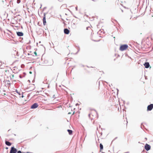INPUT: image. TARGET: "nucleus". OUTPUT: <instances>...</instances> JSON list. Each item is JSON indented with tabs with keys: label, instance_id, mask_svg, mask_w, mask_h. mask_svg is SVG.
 I'll use <instances>...</instances> for the list:
<instances>
[{
	"label": "nucleus",
	"instance_id": "25",
	"mask_svg": "<svg viewBox=\"0 0 153 153\" xmlns=\"http://www.w3.org/2000/svg\"><path fill=\"white\" fill-rule=\"evenodd\" d=\"M88 27H87V29H88Z\"/></svg>",
	"mask_w": 153,
	"mask_h": 153
},
{
	"label": "nucleus",
	"instance_id": "6",
	"mask_svg": "<svg viewBox=\"0 0 153 153\" xmlns=\"http://www.w3.org/2000/svg\"><path fill=\"white\" fill-rule=\"evenodd\" d=\"M153 108V104H151L147 107V111H151Z\"/></svg>",
	"mask_w": 153,
	"mask_h": 153
},
{
	"label": "nucleus",
	"instance_id": "22",
	"mask_svg": "<svg viewBox=\"0 0 153 153\" xmlns=\"http://www.w3.org/2000/svg\"><path fill=\"white\" fill-rule=\"evenodd\" d=\"M29 73H30V74H32V72H31V71H30V72H29Z\"/></svg>",
	"mask_w": 153,
	"mask_h": 153
},
{
	"label": "nucleus",
	"instance_id": "13",
	"mask_svg": "<svg viewBox=\"0 0 153 153\" xmlns=\"http://www.w3.org/2000/svg\"><path fill=\"white\" fill-rule=\"evenodd\" d=\"M5 143L8 146H10L11 145V143L9 142L6 141Z\"/></svg>",
	"mask_w": 153,
	"mask_h": 153
},
{
	"label": "nucleus",
	"instance_id": "15",
	"mask_svg": "<svg viewBox=\"0 0 153 153\" xmlns=\"http://www.w3.org/2000/svg\"><path fill=\"white\" fill-rule=\"evenodd\" d=\"M95 88L96 90H99L100 89L99 84V85H98V86L97 87H95Z\"/></svg>",
	"mask_w": 153,
	"mask_h": 153
},
{
	"label": "nucleus",
	"instance_id": "18",
	"mask_svg": "<svg viewBox=\"0 0 153 153\" xmlns=\"http://www.w3.org/2000/svg\"><path fill=\"white\" fill-rule=\"evenodd\" d=\"M34 53L35 55V56H37V53L36 52V51L34 52Z\"/></svg>",
	"mask_w": 153,
	"mask_h": 153
},
{
	"label": "nucleus",
	"instance_id": "11",
	"mask_svg": "<svg viewBox=\"0 0 153 153\" xmlns=\"http://www.w3.org/2000/svg\"><path fill=\"white\" fill-rule=\"evenodd\" d=\"M144 65L146 68H148L149 66V62H145L144 64Z\"/></svg>",
	"mask_w": 153,
	"mask_h": 153
},
{
	"label": "nucleus",
	"instance_id": "21",
	"mask_svg": "<svg viewBox=\"0 0 153 153\" xmlns=\"http://www.w3.org/2000/svg\"><path fill=\"white\" fill-rule=\"evenodd\" d=\"M18 94H19V95H21V94H20V93H18Z\"/></svg>",
	"mask_w": 153,
	"mask_h": 153
},
{
	"label": "nucleus",
	"instance_id": "16",
	"mask_svg": "<svg viewBox=\"0 0 153 153\" xmlns=\"http://www.w3.org/2000/svg\"><path fill=\"white\" fill-rule=\"evenodd\" d=\"M68 131L69 134H71L72 133V131L71 130L68 129Z\"/></svg>",
	"mask_w": 153,
	"mask_h": 153
},
{
	"label": "nucleus",
	"instance_id": "24",
	"mask_svg": "<svg viewBox=\"0 0 153 153\" xmlns=\"http://www.w3.org/2000/svg\"><path fill=\"white\" fill-rule=\"evenodd\" d=\"M6 149H8V148H7H7H6Z\"/></svg>",
	"mask_w": 153,
	"mask_h": 153
},
{
	"label": "nucleus",
	"instance_id": "7",
	"mask_svg": "<svg viewBox=\"0 0 153 153\" xmlns=\"http://www.w3.org/2000/svg\"><path fill=\"white\" fill-rule=\"evenodd\" d=\"M38 106L37 103H35L33 104L31 107V108L34 109L37 108Z\"/></svg>",
	"mask_w": 153,
	"mask_h": 153
},
{
	"label": "nucleus",
	"instance_id": "4",
	"mask_svg": "<svg viewBox=\"0 0 153 153\" xmlns=\"http://www.w3.org/2000/svg\"><path fill=\"white\" fill-rule=\"evenodd\" d=\"M96 112L95 111H92L89 114V117L92 119H94L95 117L96 116Z\"/></svg>",
	"mask_w": 153,
	"mask_h": 153
},
{
	"label": "nucleus",
	"instance_id": "19",
	"mask_svg": "<svg viewBox=\"0 0 153 153\" xmlns=\"http://www.w3.org/2000/svg\"><path fill=\"white\" fill-rule=\"evenodd\" d=\"M23 153H33L32 152H24Z\"/></svg>",
	"mask_w": 153,
	"mask_h": 153
},
{
	"label": "nucleus",
	"instance_id": "20",
	"mask_svg": "<svg viewBox=\"0 0 153 153\" xmlns=\"http://www.w3.org/2000/svg\"><path fill=\"white\" fill-rule=\"evenodd\" d=\"M18 94H19V95H21V94H20V93H18Z\"/></svg>",
	"mask_w": 153,
	"mask_h": 153
},
{
	"label": "nucleus",
	"instance_id": "8",
	"mask_svg": "<svg viewBox=\"0 0 153 153\" xmlns=\"http://www.w3.org/2000/svg\"><path fill=\"white\" fill-rule=\"evenodd\" d=\"M43 25H45L46 24V16H45V13L44 14V17L43 19Z\"/></svg>",
	"mask_w": 153,
	"mask_h": 153
},
{
	"label": "nucleus",
	"instance_id": "23",
	"mask_svg": "<svg viewBox=\"0 0 153 153\" xmlns=\"http://www.w3.org/2000/svg\"><path fill=\"white\" fill-rule=\"evenodd\" d=\"M12 77H14V75H12Z\"/></svg>",
	"mask_w": 153,
	"mask_h": 153
},
{
	"label": "nucleus",
	"instance_id": "1",
	"mask_svg": "<svg viewBox=\"0 0 153 153\" xmlns=\"http://www.w3.org/2000/svg\"><path fill=\"white\" fill-rule=\"evenodd\" d=\"M22 97L21 98L18 102V105H22L27 103V100L25 98H24L23 94H22Z\"/></svg>",
	"mask_w": 153,
	"mask_h": 153
},
{
	"label": "nucleus",
	"instance_id": "12",
	"mask_svg": "<svg viewBox=\"0 0 153 153\" xmlns=\"http://www.w3.org/2000/svg\"><path fill=\"white\" fill-rule=\"evenodd\" d=\"M70 110H71V112L69 111L68 112V114H72V115L74 114V111H72L71 109V108H69V110L70 111Z\"/></svg>",
	"mask_w": 153,
	"mask_h": 153
},
{
	"label": "nucleus",
	"instance_id": "14",
	"mask_svg": "<svg viewBox=\"0 0 153 153\" xmlns=\"http://www.w3.org/2000/svg\"><path fill=\"white\" fill-rule=\"evenodd\" d=\"M100 151L101 152V150H102L103 149V146L101 143H100Z\"/></svg>",
	"mask_w": 153,
	"mask_h": 153
},
{
	"label": "nucleus",
	"instance_id": "17",
	"mask_svg": "<svg viewBox=\"0 0 153 153\" xmlns=\"http://www.w3.org/2000/svg\"><path fill=\"white\" fill-rule=\"evenodd\" d=\"M124 124H125L126 125V126H127V121H126V120H124Z\"/></svg>",
	"mask_w": 153,
	"mask_h": 153
},
{
	"label": "nucleus",
	"instance_id": "10",
	"mask_svg": "<svg viewBox=\"0 0 153 153\" xmlns=\"http://www.w3.org/2000/svg\"><path fill=\"white\" fill-rule=\"evenodd\" d=\"M17 34L19 36H22L23 35V33L22 32H17Z\"/></svg>",
	"mask_w": 153,
	"mask_h": 153
},
{
	"label": "nucleus",
	"instance_id": "3",
	"mask_svg": "<svg viewBox=\"0 0 153 153\" xmlns=\"http://www.w3.org/2000/svg\"><path fill=\"white\" fill-rule=\"evenodd\" d=\"M10 153H22L20 151H19L17 152V150L14 147H12L10 151Z\"/></svg>",
	"mask_w": 153,
	"mask_h": 153
},
{
	"label": "nucleus",
	"instance_id": "9",
	"mask_svg": "<svg viewBox=\"0 0 153 153\" xmlns=\"http://www.w3.org/2000/svg\"><path fill=\"white\" fill-rule=\"evenodd\" d=\"M69 32L70 31L68 29L66 28L64 29V33L65 34H68L69 33Z\"/></svg>",
	"mask_w": 153,
	"mask_h": 153
},
{
	"label": "nucleus",
	"instance_id": "26",
	"mask_svg": "<svg viewBox=\"0 0 153 153\" xmlns=\"http://www.w3.org/2000/svg\"><path fill=\"white\" fill-rule=\"evenodd\" d=\"M102 153H105L104 152H102Z\"/></svg>",
	"mask_w": 153,
	"mask_h": 153
},
{
	"label": "nucleus",
	"instance_id": "5",
	"mask_svg": "<svg viewBox=\"0 0 153 153\" xmlns=\"http://www.w3.org/2000/svg\"><path fill=\"white\" fill-rule=\"evenodd\" d=\"M150 148L151 146L149 145H148L147 144H146L145 146V148L146 150L147 151H148L150 149Z\"/></svg>",
	"mask_w": 153,
	"mask_h": 153
},
{
	"label": "nucleus",
	"instance_id": "2",
	"mask_svg": "<svg viewBox=\"0 0 153 153\" xmlns=\"http://www.w3.org/2000/svg\"><path fill=\"white\" fill-rule=\"evenodd\" d=\"M128 46L127 45H123L120 46V50L121 51L126 50L128 48Z\"/></svg>",
	"mask_w": 153,
	"mask_h": 153
}]
</instances>
